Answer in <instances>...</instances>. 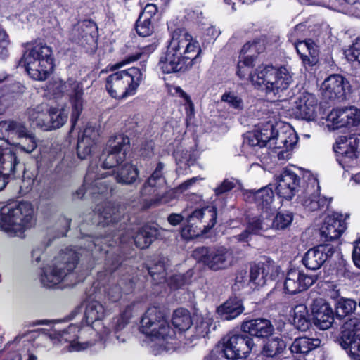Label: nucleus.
Here are the masks:
<instances>
[{"label": "nucleus", "instance_id": "1", "mask_svg": "<svg viewBox=\"0 0 360 360\" xmlns=\"http://www.w3.org/2000/svg\"><path fill=\"white\" fill-rule=\"evenodd\" d=\"M297 141V135L290 124L269 121L258 124L256 129L245 135L243 148L250 155L259 158L262 153L259 152L260 149H281L277 152V158L285 161L290 158V151Z\"/></svg>", "mask_w": 360, "mask_h": 360}, {"label": "nucleus", "instance_id": "2", "mask_svg": "<svg viewBox=\"0 0 360 360\" xmlns=\"http://www.w3.org/2000/svg\"><path fill=\"white\" fill-rule=\"evenodd\" d=\"M139 330L152 340L157 341L161 350L171 352L176 349L175 331L158 307H151L146 311L141 319Z\"/></svg>", "mask_w": 360, "mask_h": 360}, {"label": "nucleus", "instance_id": "3", "mask_svg": "<svg viewBox=\"0 0 360 360\" xmlns=\"http://www.w3.org/2000/svg\"><path fill=\"white\" fill-rule=\"evenodd\" d=\"M35 223L34 208L30 202H11L0 210V228L11 236L22 237Z\"/></svg>", "mask_w": 360, "mask_h": 360}, {"label": "nucleus", "instance_id": "4", "mask_svg": "<svg viewBox=\"0 0 360 360\" xmlns=\"http://www.w3.org/2000/svg\"><path fill=\"white\" fill-rule=\"evenodd\" d=\"M254 86L262 88L269 96L280 98L292 82V74L285 66L260 65L250 74Z\"/></svg>", "mask_w": 360, "mask_h": 360}, {"label": "nucleus", "instance_id": "5", "mask_svg": "<svg viewBox=\"0 0 360 360\" xmlns=\"http://www.w3.org/2000/svg\"><path fill=\"white\" fill-rule=\"evenodd\" d=\"M79 255L82 254L72 249L60 251L49 264L42 269L40 275L41 284L52 288L68 281L76 268Z\"/></svg>", "mask_w": 360, "mask_h": 360}, {"label": "nucleus", "instance_id": "6", "mask_svg": "<svg viewBox=\"0 0 360 360\" xmlns=\"http://www.w3.org/2000/svg\"><path fill=\"white\" fill-rule=\"evenodd\" d=\"M20 63L34 80H45L53 70L52 50L46 44L36 43L24 53Z\"/></svg>", "mask_w": 360, "mask_h": 360}, {"label": "nucleus", "instance_id": "7", "mask_svg": "<svg viewBox=\"0 0 360 360\" xmlns=\"http://www.w3.org/2000/svg\"><path fill=\"white\" fill-rule=\"evenodd\" d=\"M145 68L132 67L110 74L106 79V90L115 98H124L136 94L144 79Z\"/></svg>", "mask_w": 360, "mask_h": 360}, {"label": "nucleus", "instance_id": "8", "mask_svg": "<svg viewBox=\"0 0 360 360\" xmlns=\"http://www.w3.org/2000/svg\"><path fill=\"white\" fill-rule=\"evenodd\" d=\"M186 217L188 225L181 230V235L186 238H191L198 236L199 232L195 228L198 224H202L199 229L202 231L211 229L217 221V210L214 207H205L201 209H196L189 215L186 212L181 214L172 213L167 217L168 222L172 226L180 224L184 218Z\"/></svg>", "mask_w": 360, "mask_h": 360}, {"label": "nucleus", "instance_id": "9", "mask_svg": "<svg viewBox=\"0 0 360 360\" xmlns=\"http://www.w3.org/2000/svg\"><path fill=\"white\" fill-rule=\"evenodd\" d=\"M98 167L91 165L84 177V184L75 193L78 198L91 196L94 199L105 200L112 191V181L107 172L97 171Z\"/></svg>", "mask_w": 360, "mask_h": 360}, {"label": "nucleus", "instance_id": "10", "mask_svg": "<svg viewBox=\"0 0 360 360\" xmlns=\"http://www.w3.org/2000/svg\"><path fill=\"white\" fill-rule=\"evenodd\" d=\"M193 257L213 271L229 268L233 259L232 250L225 246L199 247L193 252Z\"/></svg>", "mask_w": 360, "mask_h": 360}, {"label": "nucleus", "instance_id": "11", "mask_svg": "<svg viewBox=\"0 0 360 360\" xmlns=\"http://www.w3.org/2000/svg\"><path fill=\"white\" fill-rule=\"evenodd\" d=\"M167 48L181 58H189L188 60H191L192 66L199 62L200 44L185 29H176L173 32Z\"/></svg>", "mask_w": 360, "mask_h": 360}, {"label": "nucleus", "instance_id": "12", "mask_svg": "<svg viewBox=\"0 0 360 360\" xmlns=\"http://www.w3.org/2000/svg\"><path fill=\"white\" fill-rule=\"evenodd\" d=\"M60 324V321L54 323L49 335L50 339L70 342L72 351H81L92 345L91 342L85 339L87 333L93 332L94 327L81 328L75 324H70L67 328H63Z\"/></svg>", "mask_w": 360, "mask_h": 360}, {"label": "nucleus", "instance_id": "13", "mask_svg": "<svg viewBox=\"0 0 360 360\" xmlns=\"http://www.w3.org/2000/svg\"><path fill=\"white\" fill-rule=\"evenodd\" d=\"M165 176V164L159 162L151 175L143 185L141 194L142 196H153L154 203H167L169 198L174 194L173 191H167Z\"/></svg>", "mask_w": 360, "mask_h": 360}, {"label": "nucleus", "instance_id": "14", "mask_svg": "<svg viewBox=\"0 0 360 360\" xmlns=\"http://www.w3.org/2000/svg\"><path fill=\"white\" fill-rule=\"evenodd\" d=\"M49 89L56 98L65 94L70 97L72 107L71 122L72 127H75L83 109L84 91L82 84L73 79H69L64 82L59 80L54 82Z\"/></svg>", "mask_w": 360, "mask_h": 360}, {"label": "nucleus", "instance_id": "15", "mask_svg": "<svg viewBox=\"0 0 360 360\" xmlns=\"http://www.w3.org/2000/svg\"><path fill=\"white\" fill-rule=\"evenodd\" d=\"M129 145V139L127 136L117 134L111 137L101 156L102 167L110 169L116 166H121L126 159Z\"/></svg>", "mask_w": 360, "mask_h": 360}, {"label": "nucleus", "instance_id": "16", "mask_svg": "<svg viewBox=\"0 0 360 360\" xmlns=\"http://www.w3.org/2000/svg\"><path fill=\"white\" fill-rule=\"evenodd\" d=\"M338 342L352 359L360 360V316L344 323Z\"/></svg>", "mask_w": 360, "mask_h": 360}, {"label": "nucleus", "instance_id": "17", "mask_svg": "<svg viewBox=\"0 0 360 360\" xmlns=\"http://www.w3.org/2000/svg\"><path fill=\"white\" fill-rule=\"evenodd\" d=\"M254 346L252 339L245 334H234L223 339L221 347L224 358L227 360H237L246 358Z\"/></svg>", "mask_w": 360, "mask_h": 360}, {"label": "nucleus", "instance_id": "18", "mask_svg": "<svg viewBox=\"0 0 360 360\" xmlns=\"http://www.w3.org/2000/svg\"><path fill=\"white\" fill-rule=\"evenodd\" d=\"M279 267L273 260L266 259L264 262L251 266L249 281L255 285L262 286L268 281H272L278 276Z\"/></svg>", "mask_w": 360, "mask_h": 360}, {"label": "nucleus", "instance_id": "19", "mask_svg": "<svg viewBox=\"0 0 360 360\" xmlns=\"http://www.w3.org/2000/svg\"><path fill=\"white\" fill-rule=\"evenodd\" d=\"M335 252L330 244H322L309 249L302 258V263L309 270L319 269Z\"/></svg>", "mask_w": 360, "mask_h": 360}, {"label": "nucleus", "instance_id": "20", "mask_svg": "<svg viewBox=\"0 0 360 360\" xmlns=\"http://www.w3.org/2000/svg\"><path fill=\"white\" fill-rule=\"evenodd\" d=\"M349 84L342 75H331L328 77L321 85L323 96L329 100L342 101L345 98Z\"/></svg>", "mask_w": 360, "mask_h": 360}, {"label": "nucleus", "instance_id": "21", "mask_svg": "<svg viewBox=\"0 0 360 360\" xmlns=\"http://www.w3.org/2000/svg\"><path fill=\"white\" fill-rule=\"evenodd\" d=\"M317 279V276L306 275L297 269H290L284 281V290L289 294H296L307 290Z\"/></svg>", "mask_w": 360, "mask_h": 360}, {"label": "nucleus", "instance_id": "22", "mask_svg": "<svg viewBox=\"0 0 360 360\" xmlns=\"http://www.w3.org/2000/svg\"><path fill=\"white\" fill-rule=\"evenodd\" d=\"M319 190L320 186L317 179L309 173L308 183L302 201L303 205L310 211L328 206L329 203L325 197L320 196Z\"/></svg>", "mask_w": 360, "mask_h": 360}, {"label": "nucleus", "instance_id": "23", "mask_svg": "<svg viewBox=\"0 0 360 360\" xmlns=\"http://www.w3.org/2000/svg\"><path fill=\"white\" fill-rule=\"evenodd\" d=\"M300 177L292 171L285 169L276 177L277 194L287 200H291L297 192Z\"/></svg>", "mask_w": 360, "mask_h": 360}, {"label": "nucleus", "instance_id": "24", "mask_svg": "<svg viewBox=\"0 0 360 360\" xmlns=\"http://www.w3.org/2000/svg\"><path fill=\"white\" fill-rule=\"evenodd\" d=\"M346 229V223L342 215L333 213L328 215L320 228V234L326 241L338 239Z\"/></svg>", "mask_w": 360, "mask_h": 360}, {"label": "nucleus", "instance_id": "25", "mask_svg": "<svg viewBox=\"0 0 360 360\" xmlns=\"http://www.w3.org/2000/svg\"><path fill=\"white\" fill-rule=\"evenodd\" d=\"M314 323L321 330L330 328L334 320L330 305L323 299H316L311 305Z\"/></svg>", "mask_w": 360, "mask_h": 360}, {"label": "nucleus", "instance_id": "26", "mask_svg": "<svg viewBox=\"0 0 360 360\" xmlns=\"http://www.w3.org/2000/svg\"><path fill=\"white\" fill-rule=\"evenodd\" d=\"M295 113L297 117L306 120H314L317 115V99L316 96L308 92L302 93L295 102Z\"/></svg>", "mask_w": 360, "mask_h": 360}, {"label": "nucleus", "instance_id": "27", "mask_svg": "<svg viewBox=\"0 0 360 360\" xmlns=\"http://www.w3.org/2000/svg\"><path fill=\"white\" fill-rule=\"evenodd\" d=\"M188 59V58H181V56L174 52H170L167 48L165 54L160 58L158 66L165 74L184 72L193 67Z\"/></svg>", "mask_w": 360, "mask_h": 360}, {"label": "nucleus", "instance_id": "28", "mask_svg": "<svg viewBox=\"0 0 360 360\" xmlns=\"http://www.w3.org/2000/svg\"><path fill=\"white\" fill-rule=\"evenodd\" d=\"M31 130L21 120H7L0 122V139L11 144Z\"/></svg>", "mask_w": 360, "mask_h": 360}, {"label": "nucleus", "instance_id": "29", "mask_svg": "<svg viewBox=\"0 0 360 360\" xmlns=\"http://www.w3.org/2000/svg\"><path fill=\"white\" fill-rule=\"evenodd\" d=\"M96 24L89 20L78 22L70 33V39L76 43L86 46L95 42Z\"/></svg>", "mask_w": 360, "mask_h": 360}, {"label": "nucleus", "instance_id": "30", "mask_svg": "<svg viewBox=\"0 0 360 360\" xmlns=\"http://www.w3.org/2000/svg\"><path fill=\"white\" fill-rule=\"evenodd\" d=\"M98 136L96 128L87 124L78 137L77 153L80 159H85L91 153L96 146Z\"/></svg>", "mask_w": 360, "mask_h": 360}, {"label": "nucleus", "instance_id": "31", "mask_svg": "<svg viewBox=\"0 0 360 360\" xmlns=\"http://www.w3.org/2000/svg\"><path fill=\"white\" fill-rule=\"evenodd\" d=\"M83 240H84L85 243H88L87 245L84 243V249L87 250V251H91V255L96 252L108 254L109 252V250L107 249L108 247L112 246L117 243H124V237H121L120 235H114L112 237L107 235L103 238L97 237L95 238H93L91 236H87L86 238L82 240V242L80 243L81 245L83 244Z\"/></svg>", "mask_w": 360, "mask_h": 360}, {"label": "nucleus", "instance_id": "32", "mask_svg": "<svg viewBox=\"0 0 360 360\" xmlns=\"http://www.w3.org/2000/svg\"><path fill=\"white\" fill-rule=\"evenodd\" d=\"M242 330L252 336L266 338L273 333L274 328L266 319H255L243 322Z\"/></svg>", "mask_w": 360, "mask_h": 360}, {"label": "nucleus", "instance_id": "33", "mask_svg": "<svg viewBox=\"0 0 360 360\" xmlns=\"http://www.w3.org/2000/svg\"><path fill=\"white\" fill-rule=\"evenodd\" d=\"M270 184L259 190H250V193L252 195L257 207L262 212L269 214L274 210L276 207L273 205L274 195Z\"/></svg>", "mask_w": 360, "mask_h": 360}, {"label": "nucleus", "instance_id": "34", "mask_svg": "<svg viewBox=\"0 0 360 360\" xmlns=\"http://www.w3.org/2000/svg\"><path fill=\"white\" fill-rule=\"evenodd\" d=\"M94 212L98 213L100 217L99 224H102L103 226L117 222L121 217L119 207L111 202H104L102 205L98 204Z\"/></svg>", "mask_w": 360, "mask_h": 360}, {"label": "nucleus", "instance_id": "35", "mask_svg": "<svg viewBox=\"0 0 360 360\" xmlns=\"http://www.w3.org/2000/svg\"><path fill=\"white\" fill-rule=\"evenodd\" d=\"M334 150L337 161L344 169L354 167L357 164V153L346 145L342 138L337 143Z\"/></svg>", "mask_w": 360, "mask_h": 360}, {"label": "nucleus", "instance_id": "36", "mask_svg": "<svg viewBox=\"0 0 360 360\" xmlns=\"http://www.w3.org/2000/svg\"><path fill=\"white\" fill-rule=\"evenodd\" d=\"M105 315V310L101 303L96 300H92L87 303L86 306L84 318L87 323V326L89 327L91 325L93 330H98L96 328L98 325H100V321L104 318Z\"/></svg>", "mask_w": 360, "mask_h": 360}, {"label": "nucleus", "instance_id": "37", "mask_svg": "<svg viewBox=\"0 0 360 360\" xmlns=\"http://www.w3.org/2000/svg\"><path fill=\"white\" fill-rule=\"evenodd\" d=\"M243 311L242 300L236 297L229 298L217 308L219 315L224 320L234 319Z\"/></svg>", "mask_w": 360, "mask_h": 360}, {"label": "nucleus", "instance_id": "38", "mask_svg": "<svg viewBox=\"0 0 360 360\" xmlns=\"http://www.w3.org/2000/svg\"><path fill=\"white\" fill-rule=\"evenodd\" d=\"M9 145L13 147L12 149L16 153L30 155L37 148L38 139L36 135L30 131Z\"/></svg>", "mask_w": 360, "mask_h": 360}, {"label": "nucleus", "instance_id": "39", "mask_svg": "<svg viewBox=\"0 0 360 360\" xmlns=\"http://www.w3.org/2000/svg\"><path fill=\"white\" fill-rule=\"evenodd\" d=\"M19 164L16 153L11 148L0 146V171L11 175Z\"/></svg>", "mask_w": 360, "mask_h": 360}, {"label": "nucleus", "instance_id": "40", "mask_svg": "<svg viewBox=\"0 0 360 360\" xmlns=\"http://www.w3.org/2000/svg\"><path fill=\"white\" fill-rule=\"evenodd\" d=\"M295 46L304 63L314 64L316 62L319 50L311 39L299 41Z\"/></svg>", "mask_w": 360, "mask_h": 360}, {"label": "nucleus", "instance_id": "41", "mask_svg": "<svg viewBox=\"0 0 360 360\" xmlns=\"http://www.w3.org/2000/svg\"><path fill=\"white\" fill-rule=\"evenodd\" d=\"M321 340L319 338L302 336L297 338L291 344L290 350L292 354H307L311 351L319 347Z\"/></svg>", "mask_w": 360, "mask_h": 360}, {"label": "nucleus", "instance_id": "42", "mask_svg": "<svg viewBox=\"0 0 360 360\" xmlns=\"http://www.w3.org/2000/svg\"><path fill=\"white\" fill-rule=\"evenodd\" d=\"M158 234V229L155 226L146 225L138 230L133 238L136 247L144 249L150 246Z\"/></svg>", "mask_w": 360, "mask_h": 360}, {"label": "nucleus", "instance_id": "43", "mask_svg": "<svg viewBox=\"0 0 360 360\" xmlns=\"http://www.w3.org/2000/svg\"><path fill=\"white\" fill-rule=\"evenodd\" d=\"M247 227L252 234L261 235L271 227V217L269 214L262 212L259 217L249 219Z\"/></svg>", "mask_w": 360, "mask_h": 360}, {"label": "nucleus", "instance_id": "44", "mask_svg": "<svg viewBox=\"0 0 360 360\" xmlns=\"http://www.w3.org/2000/svg\"><path fill=\"white\" fill-rule=\"evenodd\" d=\"M138 176L139 171L135 166L124 163L117 168L115 179L120 184H131L136 181Z\"/></svg>", "mask_w": 360, "mask_h": 360}, {"label": "nucleus", "instance_id": "45", "mask_svg": "<svg viewBox=\"0 0 360 360\" xmlns=\"http://www.w3.org/2000/svg\"><path fill=\"white\" fill-rule=\"evenodd\" d=\"M285 347L286 344L284 340L276 336L264 341L262 353L266 357H274L281 354Z\"/></svg>", "mask_w": 360, "mask_h": 360}, {"label": "nucleus", "instance_id": "46", "mask_svg": "<svg viewBox=\"0 0 360 360\" xmlns=\"http://www.w3.org/2000/svg\"><path fill=\"white\" fill-rule=\"evenodd\" d=\"M293 322L297 329L302 331L307 330L310 322L307 307L304 304H298L293 309Z\"/></svg>", "mask_w": 360, "mask_h": 360}, {"label": "nucleus", "instance_id": "47", "mask_svg": "<svg viewBox=\"0 0 360 360\" xmlns=\"http://www.w3.org/2000/svg\"><path fill=\"white\" fill-rule=\"evenodd\" d=\"M172 324L179 330H186L191 326L192 319L187 309L180 308L174 311Z\"/></svg>", "mask_w": 360, "mask_h": 360}, {"label": "nucleus", "instance_id": "48", "mask_svg": "<svg viewBox=\"0 0 360 360\" xmlns=\"http://www.w3.org/2000/svg\"><path fill=\"white\" fill-rule=\"evenodd\" d=\"M255 57L253 55L248 54L239 56V60L237 66V75L241 79L245 78L248 75L250 79V74L254 72H250V69L255 65Z\"/></svg>", "mask_w": 360, "mask_h": 360}, {"label": "nucleus", "instance_id": "49", "mask_svg": "<svg viewBox=\"0 0 360 360\" xmlns=\"http://www.w3.org/2000/svg\"><path fill=\"white\" fill-rule=\"evenodd\" d=\"M50 131L62 127L68 120V113L64 110L51 109L49 113Z\"/></svg>", "mask_w": 360, "mask_h": 360}, {"label": "nucleus", "instance_id": "50", "mask_svg": "<svg viewBox=\"0 0 360 360\" xmlns=\"http://www.w3.org/2000/svg\"><path fill=\"white\" fill-rule=\"evenodd\" d=\"M293 217L292 212H279L274 219L271 218V227L275 229H285L292 224Z\"/></svg>", "mask_w": 360, "mask_h": 360}, {"label": "nucleus", "instance_id": "51", "mask_svg": "<svg viewBox=\"0 0 360 360\" xmlns=\"http://www.w3.org/2000/svg\"><path fill=\"white\" fill-rule=\"evenodd\" d=\"M147 270L153 280L157 282L164 281L166 276L165 259H158L151 266H148Z\"/></svg>", "mask_w": 360, "mask_h": 360}, {"label": "nucleus", "instance_id": "52", "mask_svg": "<svg viewBox=\"0 0 360 360\" xmlns=\"http://www.w3.org/2000/svg\"><path fill=\"white\" fill-rule=\"evenodd\" d=\"M176 164L180 168L189 167L196 160V153L191 149L182 151H177L175 154Z\"/></svg>", "mask_w": 360, "mask_h": 360}, {"label": "nucleus", "instance_id": "53", "mask_svg": "<svg viewBox=\"0 0 360 360\" xmlns=\"http://www.w3.org/2000/svg\"><path fill=\"white\" fill-rule=\"evenodd\" d=\"M129 316L127 315L126 312L120 316L115 318L113 321L114 333L119 342H124L126 341L127 335L121 332L128 323Z\"/></svg>", "mask_w": 360, "mask_h": 360}, {"label": "nucleus", "instance_id": "54", "mask_svg": "<svg viewBox=\"0 0 360 360\" xmlns=\"http://www.w3.org/2000/svg\"><path fill=\"white\" fill-rule=\"evenodd\" d=\"M193 276V271L192 269H189L185 274H175L170 278L169 285L174 289L182 288L191 283Z\"/></svg>", "mask_w": 360, "mask_h": 360}, {"label": "nucleus", "instance_id": "55", "mask_svg": "<svg viewBox=\"0 0 360 360\" xmlns=\"http://www.w3.org/2000/svg\"><path fill=\"white\" fill-rule=\"evenodd\" d=\"M356 305V302L352 299L339 300L335 307L337 316L340 317L347 316L354 310Z\"/></svg>", "mask_w": 360, "mask_h": 360}, {"label": "nucleus", "instance_id": "56", "mask_svg": "<svg viewBox=\"0 0 360 360\" xmlns=\"http://www.w3.org/2000/svg\"><path fill=\"white\" fill-rule=\"evenodd\" d=\"M136 30L141 37L150 36L153 32V26L151 20L139 16L136 23Z\"/></svg>", "mask_w": 360, "mask_h": 360}, {"label": "nucleus", "instance_id": "57", "mask_svg": "<svg viewBox=\"0 0 360 360\" xmlns=\"http://www.w3.org/2000/svg\"><path fill=\"white\" fill-rule=\"evenodd\" d=\"M212 319L208 317L200 318L196 321L195 326V335L197 338H205L210 331Z\"/></svg>", "mask_w": 360, "mask_h": 360}, {"label": "nucleus", "instance_id": "58", "mask_svg": "<svg viewBox=\"0 0 360 360\" xmlns=\"http://www.w3.org/2000/svg\"><path fill=\"white\" fill-rule=\"evenodd\" d=\"M221 101L226 103L229 107L234 109L242 110L243 108V99L235 92H226L222 95Z\"/></svg>", "mask_w": 360, "mask_h": 360}, {"label": "nucleus", "instance_id": "59", "mask_svg": "<svg viewBox=\"0 0 360 360\" xmlns=\"http://www.w3.org/2000/svg\"><path fill=\"white\" fill-rule=\"evenodd\" d=\"M30 345V338L27 334L17 336L12 342L8 344V347L19 351L20 349H26Z\"/></svg>", "mask_w": 360, "mask_h": 360}, {"label": "nucleus", "instance_id": "60", "mask_svg": "<svg viewBox=\"0 0 360 360\" xmlns=\"http://www.w3.org/2000/svg\"><path fill=\"white\" fill-rule=\"evenodd\" d=\"M236 186V181L235 179H226L221 182V184L219 186L214 188V193L216 195H220L230 191L233 188H235Z\"/></svg>", "mask_w": 360, "mask_h": 360}, {"label": "nucleus", "instance_id": "61", "mask_svg": "<svg viewBox=\"0 0 360 360\" xmlns=\"http://www.w3.org/2000/svg\"><path fill=\"white\" fill-rule=\"evenodd\" d=\"M122 297V291L120 285L110 287L105 291V299L109 302H117Z\"/></svg>", "mask_w": 360, "mask_h": 360}, {"label": "nucleus", "instance_id": "62", "mask_svg": "<svg viewBox=\"0 0 360 360\" xmlns=\"http://www.w3.org/2000/svg\"><path fill=\"white\" fill-rule=\"evenodd\" d=\"M6 32L0 26V59H4L8 55V46L9 41Z\"/></svg>", "mask_w": 360, "mask_h": 360}, {"label": "nucleus", "instance_id": "63", "mask_svg": "<svg viewBox=\"0 0 360 360\" xmlns=\"http://www.w3.org/2000/svg\"><path fill=\"white\" fill-rule=\"evenodd\" d=\"M347 57L349 60L360 64V39H357L348 51Z\"/></svg>", "mask_w": 360, "mask_h": 360}, {"label": "nucleus", "instance_id": "64", "mask_svg": "<svg viewBox=\"0 0 360 360\" xmlns=\"http://www.w3.org/2000/svg\"><path fill=\"white\" fill-rule=\"evenodd\" d=\"M343 140L351 150L356 153L360 151V134L353 135L349 138L345 137Z\"/></svg>", "mask_w": 360, "mask_h": 360}]
</instances>
